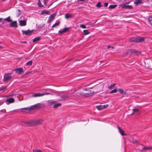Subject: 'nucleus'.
<instances>
[{
  "label": "nucleus",
  "mask_w": 152,
  "mask_h": 152,
  "mask_svg": "<svg viewBox=\"0 0 152 152\" xmlns=\"http://www.w3.org/2000/svg\"><path fill=\"white\" fill-rule=\"evenodd\" d=\"M43 121V120L42 119H40L34 121V122H32V121H23V122L26 125L28 126H30L33 125L34 124H41L42 123Z\"/></svg>",
  "instance_id": "obj_1"
},
{
  "label": "nucleus",
  "mask_w": 152,
  "mask_h": 152,
  "mask_svg": "<svg viewBox=\"0 0 152 152\" xmlns=\"http://www.w3.org/2000/svg\"><path fill=\"white\" fill-rule=\"evenodd\" d=\"M144 38L141 37H133L129 39V41L131 42H142L144 40Z\"/></svg>",
  "instance_id": "obj_2"
},
{
  "label": "nucleus",
  "mask_w": 152,
  "mask_h": 152,
  "mask_svg": "<svg viewBox=\"0 0 152 152\" xmlns=\"http://www.w3.org/2000/svg\"><path fill=\"white\" fill-rule=\"evenodd\" d=\"M11 73H7L4 74L3 81L4 82H7L10 81L12 78Z\"/></svg>",
  "instance_id": "obj_3"
},
{
  "label": "nucleus",
  "mask_w": 152,
  "mask_h": 152,
  "mask_svg": "<svg viewBox=\"0 0 152 152\" xmlns=\"http://www.w3.org/2000/svg\"><path fill=\"white\" fill-rule=\"evenodd\" d=\"M130 53H134L136 55H138L140 53V52L137 50H135L134 49L129 50L126 53L127 54Z\"/></svg>",
  "instance_id": "obj_4"
},
{
  "label": "nucleus",
  "mask_w": 152,
  "mask_h": 152,
  "mask_svg": "<svg viewBox=\"0 0 152 152\" xmlns=\"http://www.w3.org/2000/svg\"><path fill=\"white\" fill-rule=\"evenodd\" d=\"M18 75H21L24 72L23 69L22 68H17L13 70Z\"/></svg>",
  "instance_id": "obj_5"
},
{
  "label": "nucleus",
  "mask_w": 152,
  "mask_h": 152,
  "mask_svg": "<svg viewBox=\"0 0 152 152\" xmlns=\"http://www.w3.org/2000/svg\"><path fill=\"white\" fill-rule=\"evenodd\" d=\"M40 103H37L34 105L31 106L30 107V109L31 110H34L35 109L39 108L40 107Z\"/></svg>",
  "instance_id": "obj_6"
},
{
  "label": "nucleus",
  "mask_w": 152,
  "mask_h": 152,
  "mask_svg": "<svg viewBox=\"0 0 152 152\" xmlns=\"http://www.w3.org/2000/svg\"><path fill=\"white\" fill-rule=\"evenodd\" d=\"M14 101L15 100L13 98H11L7 99L5 102L8 105L10 103L14 102Z\"/></svg>",
  "instance_id": "obj_7"
},
{
  "label": "nucleus",
  "mask_w": 152,
  "mask_h": 152,
  "mask_svg": "<svg viewBox=\"0 0 152 152\" xmlns=\"http://www.w3.org/2000/svg\"><path fill=\"white\" fill-rule=\"evenodd\" d=\"M55 14H53L51 15L50 16L48 20V22L49 23L52 20H53L55 18L56 15Z\"/></svg>",
  "instance_id": "obj_8"
},
{
  "label": "nucleus",
  "mask_w": 152,
  "mask_h": 152,
  "mask_svg": "<svg viewBox=\"0 0 152 152\" xmlns=\"http://www.w3.org/2000/svg\"><path fill=\"white\" fill-rule=\"evenodd\" d=\"M32 31H31L30 30H28L27 31H22V32L23 34H25V35H29L31 34L32 32Z\"/></svg>",
  "instance_id": "obj_9"
},
{
  "label": "nucleus",
  "mask_w": 152,
  "mask_h": 152,
  "mask_svg": "<svg viewBox=\"0 0 152 152\" xmlns=\"http://www.w3.org/2000/svg\"><path fill=\"white\" fill-rule=\"evenodd\" d=\"M69 29V28H65L63 29L60 30L58 32L60 34L62 33H63L65 32L68 31Z\"/></svg>",
  "instance_id": "obj_10"
},
{
  "label": "nucleus",
  "mask_w": 152,
  "mask_h": 152,
  "mask_svg": "<svg viewBox=\"0 0 152 152\" xmlns=\"http://www.w3.org/2000/svg\"><path fill=\"white\" fill-rule=\"evenodd\" d=\"M10 26L11 27L17 28V22L15 21H13L10 23Z\"/></svg>",
  "instance_id": "obj_11"
},
{
  "label": "nucleus",
  "mask_w": 152,
  "mask_h": 152,
  "mask_svg": "<svg viewBox=\"0 0 152 152\" xmlns=\"http://www.w3.org/2000/svg\"><path fill=\"white\" fill-rule=\"evenodd\" d=\"M19 24L21 26H25L26 25V21L25 20H20L19 21Z\"/></svg>",
  "instance_id": "obj_12"
},
{
  "label": "nucleus",
  "mask_w": 152,
  "mask_h": 152,
  "mask_svg": "<svg viewBox=\"0 0 152 152\" xmlns=\"http://www.w3.org/2000/svg\"><path fill=\"white\" fill-rule=\"evenodd\" d=\"M143 3V2L142 0H135L134 1V3L136 5H137L138 4H140Z\"/></svg>",
  "instance_id": "obj_13"
},
{
  "label": "nucleus",
  "mask_w": 152,
  "mask_h": 152,
  "mask_svg": "<svg viewBox=\"0 0 152 152\" xmlns=\"http://www.w3.org/2000/svg\"><path fill=\"white\" fill-rule=\"evenodd\" d=\"M127 4L126 3L125 4H123V7L124 8H128L129 9H131L132 8V6L131 5H127Z\"/></svg>",
  "instance_id": "obj_14"
},
{
  "label": "nucleus",
  "mask_w": 152,
  "mask_h": 152,
  "mask_svg": "<svg viewBox=\"0 0 152 152\" xmlns=\"http://www.w3.org/2000/svg\"><path fill=\"white\" fill-rule=\"evenodd\" d=\"M44 96V94H42L34 93L32 95V96L33 97H37L41 96Z\"/></svg>",
  "instance_id": "obj_15"
},
{
  "label": "nucleus",
  "mask_w": 152,
  "mask_h": 152,
  "mask_svg": "<svg viewBox=\"0 0 152 152\" xmlns=\"http://www.w3.org/2000/svg\"><path fill=\"white\" fill-rule=\"evenodd\" d=\"M73 15L72 14L66 13L65 15V17L66 19H68L70 18L73 17Z\"/></svg>",
  "instance_id": "obj_16"
},
{
  "label": "nucleus",
  "mask_w": 152,
  "mask_h": 152,
  "mask_svg": "<svg viewBox=\"0 0 152 152\" xmlns=\"http://www.w3.org/2000/svg\"><path fill=\"white\" fill-rule=\"evenodd\" d=\"M135 113H137L136 115H139L140 113L139 110L137 109H133V113L132 114Z\"/></svg>",
  "instance_id": "obj_17"
},
{
  "label": "nucleus",
  "mask_w": 152,
  "mask_h": 152,
  "mask_svg": "<svg viewBox=\"0 0 152 152\" xmlns=\"http://www.w3.org/2000/svg\"><path fill=\"white\" fill-rule=\"evenodd\" d=\"M118 129L119 131L121 134L122 135H125L124 131L120 128V127H118Z\"/></svg>",
  "instance_id": "obj_18"
},
{
  "label": "nucleus",
  "mask_w": 152,
  "mask_h": 152,
  "mask_svg": "<svg viewBox=\"0 0 152 152\" xmlns=\"http://www.w3.org/2000/svg\"><path fill=\"white\" fill-rule=\"evenodd\" d=\"M50 13V12L47 10H44L42 11L41 12V15H43L44 14H46L47 15H49Z\"/></svg>",
  "instance_id": "obj_19"
},
{
  "label": "nucleus",
  "mask_w": 152,
  "mask_h": 152,
  "mask_svg": "<svg viewBox=\"0 0 152 152\" xmlns=\"http://www.w3.org/2000/svg\"><path fill=\"white\" fill-rule=\"evenodd\" d=\"M56 102V101H54L53 100H50L48 101V103L50 105L55 103Z\"/></svg>",
  "instance_id": "obj_20"
},
{
  "label": "nucleus",
  "mask_w": 152,
  "mask_h": 152,
  "mask_svg": "<svg viewBox=\"0 0 152 152\" xmlns=\"http://www.w3.org/2000/svg\"><path fill=\"white\" fill-rule=\"evenodd\" d=\"M40 39V37H37L35 38L33 40V42H35L39 41Z\"/></svg>",
  "instance_id": "obj_21"
},
{
  "label": "nucleus",
  "mask_w": 152,
  "mask_h": 152,
  "mask_svg": "<svg viewBox=\"0 0 152 152\" xmlns=\"http://www.w3.org/2000/svg\"><path fill=\"white\" fill-rule=\"evenodd\" d=\"M149 23L152 26V16H150L148 18Z\"/></svg>",
  "instance_id": "obj_22"
},
{
  "label": "nucleus",
  "mask_w": 152,
  "mask_h": 152,
  "mask_svg": "<svg viewBox=\"0 0 152 152\" xmlns=\"http://www.w3.org/2000/svg\"><path fill=\"white\" fill-rule=\"evenodd\" d=\"M152 148V147H145L142 148V149L141 150V151H144L150 149H151Z\"/></svg>",
  "instance_id": "obj_23"
},
{
  "label": "nucleus",
  "mask_w": 152,
  "mask_h": 152,
  "mask_svg": "<svg viewBox=\"0 0 152 152\" xmlns=\"http://www.w3.org/2000/svg\"><path fill=\"white\" fill-rule=\"evenodd\" d=\"M83 33L84 35H87L89 34V32L88 30H84L83 31Z\"/></svg>",
  "instance_id": "obj_24"
},
{
  "label": "nucleus",
  "mask_w": 152,
  "mask_h": 152,
  "mask_svg": "<svg viewBox=\"0 0 152 152\" xmlns=\"http://www.w3.org/2000/svg\"><path fill=\"white\" fill-rule=\"evenodd\" d=\"M33 63L32 61V60H30L28 61L27 62L26 65V66H31L32 65Z\"/></svg>",
  "instance_id": "obj_25"
},
{
  "label": "nucleus",
  "mask_w": 152,
  "mask_h": 152,
  "mask_svg": "<svg viewBox=\"0 0 152 152\" xmlns=\"http://www.w3.org/2000/svg\"><path fill=\"white\" fill-rule=\"evenodd\" d=\"M61 105V104L60 103L55 104L53 107L55 108H57L58 107L60 106Z\"/></svg>",
  "instance_id": "obj_26"
},
{
  "label": "nucleus",
  "mask_w": 152,
  "mask_h": 152,
  "mask_svg": "<svg viewBox=\"0 0 152 152\" xmlns=\"http://www.w3.org/2000/svg\"><path fill=\"white\" fill-rule=\"evenodd\" d=\"M68 97V94L64 95L61 96L62 99H65Z\"/></svg>",
  "instance_id": "obj_27"
},
{
  "label": "nucleus",
  "mask_w": 152,
  "mask_h": 152,
  "mask_svg": "<svg viewBox=\"0 0 152 152\" xmlns=\"http://www.w3.org/2000/svg\"><path fill=\"white\" fill-rule=\"evenodd\" d=\"M60 22L59 21H56V22L52 26V28L55 27L56 26H57L59 25Z\"/></svg>",
  "instance_id": "obj_28"
},
{
  "label": "nucleus",
  "mask_w": 152,
  "mask_h": 152,
  "mask_svg": "<svg viewBox=\"0 0 152 152\" xmlns=\"http://www.w3.org/2000/svg\"><path fill=\"white\" fill-rule=\"evenodd\" d=\"M117 6V5H111L109 6V8L111 9H113L116 7Z\"/></svg>",
  "instance_id": "obj_29"
},
{
  "label": "nucleus",
  "mask_w": 152,
  "mask_h": 152,
  "mask_svg": "<svg viewBox=\"0 0 152 152\" xmlns=\"http://www.w3.org/2000/svg\"><path fill=\"white\" fill-rule=\"evenodd\" d=\"M4 20L7 21L8 22H10L12 21V20H11L10 19V16H9L7 18H5Z\"/></svg>",
  "instance_id": "obj_30"
},
{
  "label": "nucleus",
  "mask_w": 152,
  "mask_h": 152,
  "mask_svg": "<svg viewBox=\"0 0 152 152\" xmlns=\"http://www.w3.org/2000/svg\"><path fill=\"white\" fill-rule=\"evenodd\" d=\"M115 85V83H114L112 85H110L108 87V88L111 89L113 88Z\"/></svg>",
  "instance_id": "obj_31"
},
{
  "label": "nucleus",
  "mask_w": 152,
  "mask_h": 152,
  "mask_svg": "<svg viewBox=\"0 0 152 152\" xmlns=\"http://www.w3.org/2000/svg\"><path fill=\"white\" fill-rule=\"evenodd\" d=\"M96 108L99 110H101L103 109L102 105L98 106L96 107Z\"/></svg>",
  "instance_id": "obj_32"
},
{
  "label": "nucleus",
  "mask_w": 152,
  "mask_h": 152,
  "mask_svg": "<svg viewBox=\"0 0 152 152\" xmlns=\"http://www.w3.org/2000/svg\"><path fill=\"white\" fill-rule=\"evenodd\" d=\"M118 91L121 94H123L124 93V90L121 88H118Z\"/></svg>",
  "instance_id": "obj_33"
},
{
  "label": "nucleus",
  "mask_w": 152,
  "mask_h": 152,
  "mask_svg": "<svg viewBox=\"0 0 152 152\" xmlns=\"http://www.w3.org/2000/svg\"><path fill=\"white\" fill-rule=\"evenodd\" d=\"M7 88L6 86H3L0 88V91H4Z\"/></svg>",
  "instance_id": "obj_34"
},
{
  "label": "nucleus",
  "mask_w": 152,
  "mask_h": 152,
  "mask_svg": "<svg viewBox=\"0 0 152 152\" xmlns=\"http://www.w3.org/2000/svg\"><path fill=\"white\" fill-rule=\"evenodd\" d=\"M117 91V90L116 88L114 89L111 91L110 93H116Z\"/></svg>",
  "instance_id": "obj_35"
},
{
  "label": "nucleus",
  "mask_w": 152,
  "mask_h": 152,
  "mask_svg": "<svg viewBox=\"0 0 152 152\" xmlns=\"http://www.w3.org/2000/svg\"><path fill=\"white\" fill-rule=\"evenodd\" d=\"M38 4V5L39 7H42L43 6V5H42V4L40 1H39Z\"/></svg>",
  "instance_id": "obj_36"
},
{
  "label": "nucleus",
  "mask_w": 152,
  "mask_h": 152,
  "mask_svg": "<svg viewBox=\"0 0 152 152\" xmlns=\"http://www.w3.org/2000/svg\"><path fill=\"white\" fill-rule=\"evenodd\" d=\"M80 26L81 28H86V26L84 24H81L80 25Z\"/></svg>",
  "instance_id": "obj_37"
},
{
  "label": "nucleus",
  "mask_w": 152,
  "mask_h": 152,
  "mask_svg": "<svg viewBox=\"0 0 152 152\" xmlns=\"http://www.w3.org/2000/svg\"><path fill=\"white\" fill-rule=\"evenodd\" d=\"M5 102V101L3 100H0V106L2 105Z\"/></svg>",
  "instance_id": "obj_38"
},
{
  "label": "nucleus",
  "mask_w": 152,
  "mask_h": 152,
  "mask_svg": "<svg viewBox=\"0 0 152 152\" xmlns=\"http://www.w3.org/2000/svg\"><path fill=\"white\" fill-rule=\"evenodd\" d=\"M33 152H42L41 150L34 149L33 150Z\"/></svg>",
  "instance_id": "obj_39"
},
{
  "label": "nucleus",
  "mask_w": 152,
  "mask_h": 152,
  "mask_svg": "<svg viewBox=\"0 0 152 152\" xmlns=\"http://www.w3.org/2000/svg\"><path fill=\"white\" fill-rule=\"evenodd\" d=\"M44 26V25H39L38 26H37V28L39 29L41 28L42 27Z\"/></svg>",
  "instance_id": "obj_40"
},
{
  "label": "nucleus",
  "mask_w": 152,
  "mask_h": 152,
  "mask_svg": "<svg viewBox=\"0 0 152 152\" xmlns=\"http://www.w3.org/2000/svg\"><path fill=\"white\" fill-rule=\"evenodd\" d=\"M96 6L97 7H101V4L99 2L97 4Z\"/></svg>",
  "instance_id": "obj_41"
},
{
  "label": "nucleus",
  "mask_w": 152,
  "mask_h": 152,
  "mask_svg": "<svg viewBox=\"0 0 152 152\" xmlns=\"http://www.w3.org/2000/svg\"><path fill=\"white\" fill-rule=\"evenodd\" d=\"M102 106L103 107V108H106L108 106V105L106 104L103 105H102Z\"/></svg>",
  "instance_id": "obj_42"
},
{
  "label": "nucleus",
  "mask_w": 152,
  "mask_h": 152,
  "mask_svg": "<svg viewBox=\"0 0 152 152\" xmlns=\"http://www.w3.org/2000/svg\"><path fill=\"white\" fill-rule=\"evenodd\" d=\"M49 0H44V3L45 5H46L47 4V1H49Z\"/></svg>",
  "instance_id": "obj_43"
},
{
  "label": "nucleus",
  "mask_w": 152,
  "mask_h": 152,
  "mask_svg": "<svg viewBox=\"0 0 152 152\" xmlns=\"http://www.w3.org/2000/svg\"><path fill=\"white\" fill-rule=\"evenodd\" d=\"M50 94V93H42V94H44V96L45 95H49V94Z\"/></svg>",
  "instance_id": "obj_44"
},
{
  "label": "nucleus",
  "mask_w": 152,
  "mask_h": 152,
  "mask_svg": "<svg viewBox=\"0 0 152 152\" xmlns=\"http://www.w3.org/2000/svg\"><path fill=\"white\" fill-rule=\"evenodd\" d=\"M108 3H105L104 4V6L105 7H107L108 6Z\"/></svg>",
  "instance_id": "obj_45"
},
{
  "label": "nucleus",
  "mask_w": 152,
  "mask_h": 152,
  "mask_svg": "<svg viewBox=\"0 0 152 152\" xmlns=\"http://www.w3.org/2000/svg\"><path fill=\"white\" fill-rule=\"evenodd\" d=\"M88 90L89 91V92H90V91L87 88H84L83 89V91H87Z\"/></svg>",
  "instance_id": "obj_46"
},
{
  "label": "nucleus",
  "mask_w": 152,
  "mask_h": 152,
  "mask_svg": "<svg viewBox=\"0 0 152 152\" xmlns=\"http://www.w3.org/2000/svg\"><path fill=\"white\" fill-rule=\"evenodd\" d=\"M110 48H111L112 49H113L114 48V47H111L110 46H108V48L109 49Z\"/></svg>",
  "instance_id": "obj_47"
},
{
  "label": "nucleus",
  "mask_w": 152,
  "mask_h": 152,
  "mask_svg": "<svg viewBox=\"0 0 152 152\" xmlns=\"http://www.w3.org/2000/svg\"><path fill=\"white\" fill-rule=\"evenodd\" d=\"M90 94H91V93L90 94L89 92H88V93H86L84 94V95H86V94L89 95Z\"/></svg>",
  "instance_id": "obj_48"
},
{
  "label": "nucleus",
  "mask_w": 152,
  "mask_h": 152,
  "mask_svg": "<svg viewBox=\"0 0 152 152\" xmlns=\"http://www.w3.org/2000/svg\"><path fill=\"white\" fill-rule=\"evenodd\" d=\"M133 141L134 142H137L136 140L134 139H133Z\"/></svg>",
  "instance_id": "obj_49"
},
{
  "label": "nucleus",
  "mask_w": 152,
  "mask_h": 152,
  "mask_svg": "<svg viewBox=\"0 0 152 152\" xmlns=\"http://www.w3.org/2000/svg\"><path fill=\"white\" fill-rule=\"evenodd\" d=\"M85 0H77L78 1H84Z\"/></svg>",
  "instance_id": "obj_50"
},
{
  "label": "nucleus",
  "mask_w": 152,
  "mask_h": 152,
  "mask_svg": "<svg viewBox=\"0 0 152 152\" xmlns=\"http://www.w3.org/2000/svg\"><path fill=\"white\" fill-rule=\"evenodd\" d=\"M27 109V108H22L21 109H22V110H23V109Z\"/></svg>",
  "instance_id": "obj_51"
},
{
  "label": "nucleus",
  "mask_w": 152,
  "mask_h": 152,
  "mask_svg": "<svg viewBox=\"0 0 152 152\" xmlns=\"http://www.w3.org/2000/svg\"><path fill=\"white\" fill-rule=\"evenodd\" d=\"M124 94L125 95H126V92H124Z\"/></svg>",
  "instance_id": "obj_52"
},
{
  "label": "nucleus",
  "mask_w": 152,
  "mask_h": 152,
  "mask_svg": "<svg viewBox=\"0 0 152 152\" xmlns=\"http://www.w3.org/2000/svg\"><path fill=\"white\" fill-rule=\"evenodd\" d=\"M53 3H52L50 5V6H51L53 4Z\"/></svg>",
  "instance_id": "obj_53"
},
{
  "label": "nucleus",
  "mask_w": 152,
  "mask_h": 152,
  "mask_svg": "<svg viewBox=\"0 0 152 152\" xmlns=\"http://www.w3.org/2000/svg\"><path fill=\"white\" fill-rule=\"evenodd\" d=\"M0 112H2V110H0Z\"/></svg>",
  "instance_id": "obj_54"
},
{
  "label": "nucleus",
  "mask_w": 152,
  "mask_h": 152,
  "mask_svg": "<svg viewBox=\"0 0 152 152\" xmlns=\"http://www.w3.org/2000/svg\"><path fill=\"white\" fill-rule=\"evenodd\" d=\"M1 20V19L0 18V20Z\"/></svg>",
  "instance_id": "obj_55"
}]
</instances>
